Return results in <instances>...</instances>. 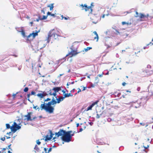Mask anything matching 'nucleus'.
<instances>
[{"mask_svg": "<svg viewBox=\"0 0 153 153\" xmlns=\"http://www.w3.org/2000/svg\"><path fill=\"white\" fill-rule=\"evenodd\" d=\"M56 104H57L56 101L54 97H53L52 100L48 103H45V102H44L43 104H41L40 108L41 110L44 109L46 112H48L49 114H52L53 112L55 106V105L52 106V105H55Z\"/></svg>", "mask_w": 153, "mask_h": 153, "instance_id": "1", "label": "nucleus"}, {"mask_svg": "<svg viewBox=\"0 0 153 153\" xmlns=\"http://www.w3.org/2000/svg\"><path fill=\"white\" fill-rule=\"evenodd\" d=\"M22 125L21 123H17L14 121L13 124L11 126H10V136L11 135L13 136V134L15 133L17 130L20 129L21 128V126Z\"/></svg>", "mask_w": 153, "mask_h": 153, "instance_id": "2", "label": "nucleus"}, {"mask_svg": "<svg viewBox=\"0 0 153 153\" xmlns=\"http://www.w3.org/2000/svg\"><path fill=\"white\" fill-rule=\"evenodd\" d=\"M55 134V136L57 137L61 136V140L64 142V140L65 139V130L63 129H60L58 132H56Z\"/></svg>", "mask_w": 153, "mask_h": 153, "instance_id": "3", "label": "nucleus"}, {"mask_svg": "<svg viewBox=\"0 0 153 153\" xmlns=\"http://www.w3.org/2000/svg\"><path fill=\"white\" fill-rule=\"evenodd\" d=\"M79 53H80V52H77L76 51L73 50L72 49V50L71 51V52H70V53H69L68 54H67L65 57H63L62 59L59 60H58V62H60L62 60H64L63 62L64 61H65L66 60V58H65L66 57L68 56L69 55H71V56L70 57H72L73 56H75L77 54H78ZM62 62H62L61 63H62Z\"/></svg>", "mask_w": 153, "mask_h": 153, "instance_id": "4", "label": "nucleus"}, {"mask_svg": "<svg viewBox=\"0 0 153 153\" xmlns=\"http://www.w3.org/2000/svg\"><path fill=\"white\" fill-rule=\"evenodd\" d=\"M53 30H54V29L53 30H51L48 33V37H47V42H49L51 39V37L53 36V37L54 38V39H56L57 36H59L56 33H53L51 34Z\"/></svg>", "mask_w": 153, "mask_h": 153, "instance_id": "5", "label": "nucleus"}, {"mask_svg": "<svg viewBox=\"0 0 153 153\" xmlns=\"http://www.w3.org/2000/svg\"><path fill=\"white\" fill-rule=\"evenodd\" d=\"M74 135V134H70L69 135H67V136L65 137V139L64 140V142L66 143H69L71 141V139L72 137Z\"/></svg>", "mask_w": 153, "mask_h": 153, "instance_id": "6", "label": "nucleus"}, {"mask_svg": "<svg viewBox=\"0 0 153 153\" xmlns=\"http://www.w3.org/2000/svg\"><path fill=\"white\" fill-rule=\"evenodd\" d=\"M148 91L149 93H151L150 95H153V85H149L148 87Z\"/></svg>", "mask_w": 153, "mask_h": 153, "instance_id": "7", "label": "nucleus"}, {"mask_svg": "<svg viewBox=\"0 0 153 153\" xmlns=\"http://www.w3.org/2000/svg\"><path fill=\"white\" fill-rule=\"evenodd\" d=\"M65 99V97L63 96L57 98L56 97V100L57 103H59L63 101Z\"/></svg>", "mask_w": 153, "mask_h": 153, "instance_id": "8", "label": "nucleus"}, {"mask_svg": "<svg viewBox=\"0 0 153 153\" xmlns=\"http://www.w3.org/2000/svg\"><path fill=\"white\" fill-rule=\"evenodd\" d=\"M40 30H39L38 31L36 30L35 31V32H34V31H33L32 33H31L33 38H34L36 36H37L38 35V33L40 32Z\"/></svg>", "mask_w": 153, "mask_h": 153, "instance_id": "9", "label": "nucleus"}, {"mask_svg": "<svg viewBox=\"0 0 153 153\" xmlns=\"http://www.w3.org/2000/svg\"><path fill=\"white\" fill-rule=\"evenodd\" d=\"M61 90V87H55L52 89V91H53L54 92H56V93L58 92Z\"/></svg>", "mask_w": 153, "mask_h": 153, "instance_id": "10", "label": "nucleus"}, {"mask_svg": "<svg viewBox=\"0 0 153 153\" xmlns=\"http://www.w3.org/2000/svg\"><path fill=\"white\" fill-rule=\"evenodd\" d=\"M143 72H145L147 73V75L150 76L153 74V70L149 71L148 70H144Z\"/></svg>", "mask_w": 153, "mask_h": 153, "instance_id": "11", "label": "nucleus"}, {"mask_svg": "<svg viewBox=\"0 0 153 153\" xmlns=\"http://www.w3.org/2000/svg\"><path fill=\"white\" fill-rule=\"evenodd\" d=\"M24 117H26L24 119V120H27V121H29L30 120H31L30 117H31V116L28 114L26 115H25Z\"/></svg>", "mask_w": 153, "mask_h": 153, "instance_id": "12", "label": "nucleus"}, {"mask_svg": "<svg viewBox=\"0 0 153 153\" xmlns=\"http://www.w3.org/2000/svg\"><path fill=\"white\" fill-rule=\"evenodd\" d=\"M45 137V139L43 138L42 139L43 140H44L45 141V142L51 140V139H49V137L48 134L45 137Z\"/></svg>", "mask_w": 153, "mask_h": 153, "instance_id": "13", "label": "nucleus"}, {"mask_svg": "<svg viewBox=\"0 0 153 153\" xmlns=\"http://www.w3.org/2000/svg\"><path fill=\"white\" fill-rule=\"evenodd\" d=\"M32 36L31 33L30 34L28 35L27 36H26V37H27L26 39V41H27V43L30 42L31 41V39H29V38Z\"/></svg>", "mask_w": 153, "mask_h": 153, "instance_id": "14", "label": "nucleus"}, {"mask_svg": "<svg viewBox=\"0 0 153 153\" xmlns=\"http://www.w3.org/2000/svg\"><path fill=\"white\" fill-rule=\"evenodd\" d=\"M49 132H50V136L49 139H51H51L52 137H53V136L54 135V134L53 133L52 131L50 130H49Z\"/></svg>", "mask_w": 153, "mask_h": 153, "instance_id": "15", "label": "nucleus"}, {"mask_svg": "<svg viewBox=\"0 0 153 153\" xmlns=\"http://www.w3.org/2000/svg\"><path fill=\"white\" fill-rule=\"evenodd\" d=\"M18 31L19 32H21L22 35L24 37H26V36L25 35V32L23 29H22L21 31Z\"/></svg>", "mask_w": 153, "mask_h": 153, "instance_id": "16", "label": "nucleus"}, {"mask_svg": "<svg viewBox=\"0 0 153 153\" xmlns=\"http://www.w3.org/2000/svg\"><path fill=\"white\" fill-rule=\"evenodd\" d=\"M93 33L95 35H96V36L95 37H94V39H97V40L96 41L97 42L98 41V39H99V36H98V34H97V32H96V31H94Z\"/></svg>", "mask_w": 153, "mask_h": 153, "instance_id": "17", "label": "nucleus"}, {"mask_svg": "<svg viewBox=\"0 0 153 153\" xmlns=\"http://www.w3.org/2000/svg\"><path fill=\"white\" fill-rule=\"evenodd\" d=\"M64 97L65 98L66 97H72L73 96V94L70 93H66L65 94H64Z\"/></svg>", "mask_w": 153, "mask_h": 153, "instance_id": "18", "label": "nucleus"}, {"mask_svg": "<svg viewBox=\"0 0 153 153\" xmlns=\"http://www.w3.org/2000/svg\"><path fill=\"white\" fill-rule=\"evenodd\" d=\"M139 17L140 19H143L145 18V15L143 13H139Z\"/></svg>", "mask_w": 153, "mask_h": 153, "instance_id": "19", "label": "nucleus"}, {"mask_svg": "<svg viewBox=\"0 0 153 153\" xmlns=\"http://www.w3.org/2000/svg\"><path fill=\"white\" fill-rule=\"evenodd\" d=\"M47 16H51L54 17H56L55 14H56V13H55V14H52L51 13V12H50L49 11H48L47 12Z\"/></svg>", "mask_w": 153, "mask_h": 153, "instance_id": "20", "label": "nucleus"}, {"mask_svg": "<svg viewBox=\"0 0 153 153\" xmlns=\"http://www.w3.org/2000/svg\"><path fill=\"white\" fill-rule=\"evenodd\" d=\"M92 49V48L91 47H88L86 48H84V50H83V51L84 52V51H85V52H87L88 50H89Z\"/></svg>", "mask_w": 153, "mask_h": 153, "instance_id": "21", "label": "nucleus"}, {"mask_svg": "<svg viewBox=\"0 0 153 153\" xmlns=\"http://www.w3.org/2000/svg\"><path fill=\"white\" fill-rule=\"evenodd\" d=\"M36 96L41 98H42L44 97V96L43 95L42 93H39L36 94Z\"/></svg>", "mask_w": 153, "mask_h": 153, "instance_id": "22", "label": "nucleus"}, {"mask_svg": "<svg viewBox=\"0 0 153 153\" xmlns=\"http://www.w3.org/2000/svg\"><path fill=\"white\" fill-rule=\"evenodd\" d=\"M53 5V4H51L48 6V7H50V10L51 11L53 9L54 7Z\"/></svg>", "mask_w": 153, "mask_h": 153, "instance_id": "23", "label": "nucleus"}, {"mask_svg": "<svg viewBox=\"0 0 153 153\" xmlns=\"http://www.w3.org/2000/svg\"><path fill=\"white\" fill-rule=\"evenodd\" d=\"M95 82H94V84H97V83L99 82V79L98 78V77L97 76L95 78Z\"/></svg>", "mask_w": 153, "mask_h": 153, "instance_id": "24", "label": "nucleus"}, {"mask_svg": "<svg viewBox=\"0 0 153 153\" xmlns=\"http://www.w3.org/2000/svg\"><path fill=\"white\" fill-rule=\"evenodd\" d=\"M72 132V131H66L65 130V137L67 136V135H69L70 134H71Z\"/></svg>", "mask_w": 153, "mask_h": 153, "instance_id": "25", "label": "nucleus"}, {"mask_svg": "<svg viewBox=\"0 0 153 153\" xmlns=\"http://www.w3.org/2000/svg\"><path fill=\"white\" fill-rule=\"evenodd\" d=\"M92 107H93L91 105H90L88 107V108L86 109V111H87L90 110H91L92 109Z\"/></svg>", "mask_w": 153, "mask_h": 153, "instance_id": "26", "label": "nucleus"}, {"mask_svg": "<svg viewBox=\"0 0 153 153\" xmlns=\"http://www.w3.org/2000/svg\"><path fill=\"white\" fill-rule=\"evenodd\" d=\"M34 149L36 150L37 151H39L40 150L39 148L38 147L37 145L36 144L34 148Z\"/></svg>", "mask_w": 153, "mask_h": 153, "instance_id": "27", "label": "nucleus"}, {"mask_svg": "<svg viewBox=\"0 0 153 153\" xmlns=\"http://www.w3.org/2000/svg\"><path fill=\"white\" fill-rule=\"evenodd\" d=\"M114 29V30H115V32L116 33H115V34H116V35H118V34H120V31L118 30H117V29Z\"/></svg>", "mask_w": 153, "mask_h": 153, "instance_id": "28", "label": "nucleus"}, {"mask_svg": "<svg viewBox=\"0 0 153 153\" xmlns=\"http://www.w3.org/2000/svg\"><path fill=\"white\" fill-rule=\"evenodd\" d=\"M122 25H124L125 24H127V25H131V23H129L128 22H122Z\"/></svg>", "mask_w": 153, "mask_h": 153, "instance_id": "29", "label": "nucleus"}, {"mask_svg": "<svg viewBox=\"0 0 153 153\" xmlns=\"http://www.w3.org/2000/svg\"><path fill=\"white\" fill-rule=\"evenodd\" d=\"M74 82H75L74 81H73L71 82H68L67 84V88H68V86H69V85H70L71 84H73L74 83Z\"/></svg>", "mask_w": 153, "mask_h": 153, "instance_id": "30", "label": "nucleus"}, {"mask_svg": "<svg viewBox=\"0 0 153 153\" xmlns=\"http://www.w3.org/2000/svg\"><path fill=\"white\" fill-rule=\"evenodd\" d=\"M80 6L82 7V8H84V7L85 8H86L87 7V5L86 4H85L84 5H83L82 4H80Z\"/></svg>", "mask_w": 153, "mask_h": 153, "instance_id": "31", "label": "nucleus"}, {"mask_svg": "<svg viewBox=\"0 0 153 153\" xmlns=\"http://www.w3.org/2000/svg\"><path fill=\"white\" fill-rule=\"evenodd\" d=\"M93 3L92 2L90 6H88L87 8L88 9H90L92 7L94 6V5L93 4Z\"/></svg>", "mask_w": 153, "mask_h": 153, "instance_id": "32", "label": "nucleus"}, {"mask_svg": "<svg viewBox=\"0 0 153 153\" xmlns=\"http://www.w3.org/2000/svg\"><path fill=\"white\" fill-rule=\"evenodd\" d=\"M33 105V108L34 109H35L36 110L37 109H38V111H39V108L38 107L37 105H36V106H35L34 105Z\"/></svg>", "mask_w": 153, "mask_h": 153, "instance_id": "33", "label": "nucleus"}, {"mask_svg": "<svg viewBox=\"0 0 153 153\" xmlns=\"http://www.w3.org/2000/svg\"><path fill=\"white\" fill-rule=\"evenodd\" d=\"M19 93V92H17L16 94H13L12 95V96L13 97V99H14L18 95H17V94Z\"/></svg>", "mask_w": 153, "mask_h": 153, "instance_id": "34", "label": "nucleus"}, {"mask_svg": "<svg viewBox=\"0 0 153 153\" xmlns=\"http://www.w3.org/2000/svg\"><path fill=\"white\" fill-rule=\"evenodd\" d=\"M48 16H47V14L46 16L43 15L42 18V20H44L46 19Z\"/></svg>", "mask_w": 153, "mask_h": 153, "instance_id": "35", "label": "nucleus"}, {"mask_svg": "<svg viewBox=\"0 0 153 153\" xmlns=\"http://www.w3.org/2000/svg\"><path fill=\"white\" fill-rule=\"evenodd\" d=\"M30 95H34V96H36V93L34 91H32L30 93Z\"/></svg>", "mask_w": 153, "mask_h": 153, "instance_id": "36", "label": "nucleus"}, {"mask_svg": "<svg viewBox=\"0 0 153 153\" xmlns=\"http://www.w3.org/2000/svg\"><path fill=\"white\" fill-rule=\"evenodd\" d=\"M52 91V89H50L49 91H48V92H49L48 94H46V95H48V94H49L50 95H52V92H51V91Z\"/></svg>", "mask_w": 153, "mask_h": 153, "instance_id": "37", "label": "nucleus"}, {"mask_svg": "<svg viewBox=\"0 0 153 153\" xmlns=\"http://www.w3.org/2000/svg\"><path fill=\"white\" fill-rule=\"evenodd\" d=\"M6 149H2L1 151H0V153H6Z\"/></svg>", "mask_w": 153, "mask_h": 153, "instance_id": "38", "label": "nucleus"}, {"mask_svg": "<svg viewBox=\"0 0 153 153\" xmlns=\"http://www.w3.org/2000/svg\"><path fill=\"white\" fill-rule=\"evenodd\" d=\"M28 87H26L24 89V91L25 92H27L28 91Z\"/></svg>", "mask_w": 153, "mask_h": 153, "instance_id": "39", "label": "nucleus"}, {"mask_svg": "<svg viewBox=\"0 0 153 153\" xmlns=\"http://www.w3.org/2000/svg\"><path fill=\"white\" fill-rule=\"evenodd\" d=\"M21 118H19L16 121L17 122L19 123H22L23 122L22 121L21 122Z\"/></svg>", "mask_w": 153, "mask_h": 153, "instance_id": "40", "label": "nucleus"}, {"mask_svg": "<svg viewBox=\"0 0 153 153\" xmlns=\"http://www.w3.org/2000/svg\"><path fill=\"white\" fill-rule=\"evenodd\" d=\"M52 95H53V96L55 97V98H56V97H57V94L56 92H54L53 93H52Z\"/></svg>", "mask_w": 153, "mask_h": 153, "instance_id": "41", "label": "nucleus"}, {"mask_svg": "<svg viewBox=\"0 0 153 153\" xmlns=\"http://www.w3.org/2000/svg\"><path fill=\"white\" fill-rule=\"evenodd\" d=\"M136 15L135 16V17H139L140 16L139 14L137 12H136Z\"/></svg>", "mask_w": 153, "mask_h": 153, "instance_id": "42", "label": "nucleus"}, {"mask_svg": "<svg viewBox=\"0 0 153 153\" xmlns=\"http://www.w3.org/2000/svg\"><path fill=\"white\" fill-rule=\"evenodd\" d=\"M96 113H97V111H96ZM96 117L97 119H98L100 118V115H99V114H98L97 113V116H96Z\"/></svg>", "mask_w": 153, "mask_h": 153, "instance_id": "43", "label": "nucleus"}, {"mask_svg": "<svg viewBox=\"0 0 153 153\" xmlns=\"http://www.w3.org/2000/svg\"><path fill=\"white\" fill-rule=\"evenodd\" d=\"M120 34H118V35L121 36H123L125 35V34L124 33H123L121 32H120Z\"/></svg>", "mask_w": 153, "mask_h": 153, "instance_id": "44", "label": "nucleus"}, {"mask_svg": "<svg viewBox=\"0 0 153 153\" xmlns=\"http://www.w3.org/2000/svg\"><path fill=\"white\" fill-rule=\"evenodd\" d=\"M51 100V98H48L46 99H45L44 100V102H46V101H50Z\"/></svg>", "mask_w": 153, "mask_h": 153, "instance_id": "45", "label": "nucleus"}, {"mask_svg": "<svg viewBox=\"0 0 153 153\" xmlns=\"http://www.w3.org/2000/svg\"><path fill=\"white\" fill-rule=\"evenodd\" d=\"M123 93H125V91H126V92H130V93L131 92V91H129V90H123Z\"/></svg>", "mask_w": 153, "mask_h": 153, "instance_id": "46", "label": "nucleus"}, {"mask_svg": "<svg viewBox=\"0 0 153 153\" xmlns=\"http://www.w3.org/2000/svg\"><path fill=\"white\" fill-rule=\"evenodd\" d=\"M37 118V117H33V118H31V117H30V119L31 120H30L29 121H32L33 120H35V119H36Z\"/></svg>", "mask_w": 153, "mask_h": 153, "instance_id": "47", "label": "nucleus"}, {"mask_svg": "<svg viewBox=\"0 0 153 153\" xmlns=\"http://www.w3.org/2000/svg\"><path fill=\"white\" fill-rule=\"evenodd\" d=\"M36 143L38 145H40L41 143V142L39 141V140H36Z\"/></svg>", "mask_w": 153, "mask_h": 153, "instance_id": "48", "label": "nucleus"}, {"mask_svg": "<svg viewBox=\"0 0 153 153\" xmlns=\"http://www.w3.org/2000/svg\"><path fill=\"white\" fill-rule=\"evenodd\" d=\"M88 9H88L87 8H82V10H85V11L86 12L87 11Z\"/></svg>", "mask_w": 153, "mask_h": 153, "instance_id": "49", "label": "nucleus"}, {"mask_svg": "<svg viewBox=\"0 0 153 153\" xmlns=\"http://www.w3.org/2000/svg\"><path fill=\"white\" fill-rule=\"evenodd\" d=\"M81 87H83V90H82V91L85 90L86 89V88H87V87L86 86V87H84V86H83V85H82V86H81Z\"/></svg>", "mask_w": 153, "mask_h": 153, "instance_id": "50", "label": "nucleus"}, {"mask_svg": "<svg viewBox=\"0 0 153 153\" xmlns=\"http://www.w3.org/2000/svg\"><path fill=\"white\" fill-rule=\"evenodd\" d=\"M103 72L101 74H98V75H97V77L98 76H99L100 77H102V76H103Z\"/></svg>", "mask_w": 153, "mask_h": 153, "instance_id": "51", "label": "nucleus"}, {"mask_svg": "<svg viewBox=\"0 0 153 153\" xmlns=\"http://www.w3.org/2000/svg\"><path fill=\"white\" fill-rule=\"evenodd\" d=\"M6 127L7 128H10V124H6Z\"/></svg>", "mask_w": 153, "mask_h": 153, "instance_id": "52", "label": "nucleus"}, {"mask_svg": "<svg viewBox=\"0 0 153 153\" xmlns=\"http://www.w3.org/2000/svg\"><path fill=\"white\" fill-rule=\"evenodd\" d=\"M83 129L82 128H81L80 129L79 131H77V133H79V132H82L83 131Z\"/></svg>", "mask_w": 153, "mask_h": 153, "instance_id": "53", "label": "nucleus"}, {"mask_svg": "<svg viewBox=\"0 0 153 153\" xmlns=\"http://www.w3.org/2000/svg\"><path fill=\"white\" fill-rule=\"evenodd\" d=\"M153 45V42L152 43V42H150L149 43L147 44V46H148L149 45Z\"/></svg>", "mask_w": 153, "mask_h": 153, "instance_id": "54", "label": "nucleus"}, {"mask_svg": "<svg viewBox=\"0 0 153 153\" xmlns=\"http://www.w3.org/2000/svg\"><path fill=\"white\" fill-rule=\"evenodd\" d=\"M88 123L91 126H92L93 124V123L91 122H88Z\"/></svg>", "mask_w": 153, "mask_h": 153, "instance_id": "55", "label": "nucleus"}, {"mask_svg": "<svg viewBox=\"0 0 153 153\" xmlns=\"http://www.w3.org/2000/svg\"><path fill=\"white\" fill-rule=\"evenodd\" d=\"M0 140H1L3 141H4L5 140V137H3L2 138H0Z\"/></svg>", "mask_w": 153, "mask_h": 153, "instance_id": "56", "label": "nucleus"}, {"mask_svg": "<svg viewBox=\"0 0 153 153\" xmlns=\"http://www.w3.org/2000/svg\"><path fill=\"white\" fill-rule=\"evenodd\" d=\"M42 18H41V17L39 15L38 16V19H39V20H42Z\"/></svg>", "mask_w": 153, "mask_h": 153, "instance_id": "57", "label": "nucleus"}, {"mask_svg": "<svg viewBox=\"0 0 153 153\" xmlns=\"http://www.w3.org/2000/svg\"><path fill=\"white\" fill-rule=\"evenodd\" d=\"M30 95H31L30 94H27V99H30Z\"/></svg>", "mask_w": 153, "mask_h": 153, "instance_id": "58", "label": "nucleus"}, {"mask_svg": "<svg viewBox=\"0 0 153 153\" xmlns=\"http://www.w3.org/2000/svg\"><path fill=\"white\" fill-rule=\"evenodd\" d=\"M107 120L108 122H111L112 120V119L111 118H109L107 119Z\"/></svg>", "mask_w": 153, "mask_h": 153, "instance_id": "59", "label": "nucleus"}, {"mask_svg": "<svg viewBox=\"0 0 153 153\" xmlns=\"http://www.w3.org/2000/svg\"><path fill=\"white\" fill-rule=\"evenodd\" d=\"M32 114H33V112H29L27 113L29 115L31 116V115H32Z\"/></svg>", "mask_w": 153, "mask_h": 153, "instance_id": "60", "label": "nucleus"}, {"mask_svg": "<svg viewBox=\"0 0 153 153\" xmlns=\"http://www.w3.org/2000/svg\"><path fill=\"white\" fill-rule=\"evenodd\" d=\"M10 56H14L15 57H17V56L15 54H10Z\"/></svg>", "mask_w": 153, "mask_h": 153, "instance_id": "61", "label": "nucleus"}, {"mask_svg": "<svg viewBox=\"0 0 153 153\" xmlns=\"http://www.w3.org/2000/svg\"><path fill=\"white\" fill-rule=\"evenodd\" d=\"M52 148L51 147V148H49L48 149V152H51L52 151Z\"/></svg>", "mask_w": 153, "mask_h": 153, "instance_id": "62", "label": "nucleus"}, {"mask_svg": "<svg viewBox=\"0 0 153 153\" xmlns=\"http://www.w3.org/2000/svg\"><path fill=\"white\" fill-rule=\"evenodd\" d=\"M146 18H148V17H149V14H147L146 15H145Z\"/></svg>", "mask_w": 153, "mask_h": 153, "instance_id": "63", "label": "nucleus"}, {"mask_svg": "<svg viewBox=\"0 0 153 153\" xmlns=\"http://www.w3.org/2000/svg\"><path fill=\"white\" fill-rule=\"evenodd\" d=\"M96 104L94 102L92 103L91 105L93 107Z\"/></svg>", "mask_w": 153, "mask_h": 153, "instance_id": "64", "label": "nucleus"}]
</instances>
